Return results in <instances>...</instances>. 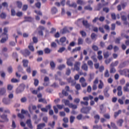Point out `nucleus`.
Returning a JSON list of instances; mask_svg holds the SVG:
<instances>
[{
  "label": "nucleus",
  "instance_id": "nucleus-22",
  "mask_svg": "<svg viewBox=\"0 0 129 129\" xmlns=\"http://www.w3.org/2000/svg\"><path fill=\"white\" fill-rule=\"evenodd\" d=\"M83 24L84 26H85L86 28H89V27H90V25H89V24L87 22V21L86 20H84L83 21Z\"/></svg>",
  "mask_w": 129,
  "mask_h": 129
},
{
  "label": "nucleus",
  "instance_id": "nucleus-21",
  "mask_svg": "<svg viewBox=\"0 0 129 129\" xmlns=\"http://www.w3.org/2000/svg\"><path fill=\"white\" fill-rule=\"evenodd\" d=\"M28 48L29 50H31L32 52L35 51V48H34V46H33V43H30L29 45L28 46Z\"/></svg>",
  "mask_w": 129,
  "mask_h": 129
},
{
  "label": "nucleus",
  "instance_id": "nucleus-4",
  "mask_svg": "<svg viewBox=\"0 0 129 129\" xmlns=\"http://www.w3.org/2000/svg\"><path fill=\"white\" fill-rule=\"evenodd\" d=\"M123 14H125V13H121V20L124 22V25H127V21H126V17L122 15Z\"/></svg>",
  "mask_w": 129,
  "mask_h": 129
},
{
  "label": "nucleus",
  "instance_id": "nucleus-56",
  "mask_svg": "<svg viewBox=\"0 0 129 129\" xmlns=\"http://www.w3.org/2000/svg\"><path fill=\"white\" fill-rule=\"evenodd\" d=\"M50 64L51 68L54 69V68H55V63L53 61H51Z\"/></svg>",
  "mask_w": 129,
  "mask_h": 129
},
{
  "label": "nucleus",
  "instance_id": "nucleus-44",
  "mask_svg": "<svg viewBox=\"0 0 129 129\" xmlns=\"http://www.w3.org/2000/svg\"><path fill=\"white\" fill-rule=\"evenodd\" d=\"M62 34L68 33V28H67V27H64L62 30Z\"/></svg>",
  "mask_w": 129,
  "mask_h": 129
},
{
  "label": "nucleus",
  "instance_id": "nucleus-30",
  "mask_svg": "<svg viewBox=\"0 0 129 129\" xmlns=\"http://www.w3.org/2000/svg\"><path fill=\"white\" fill-rule=\"evenodd\" d=\"M69 107H70V108H73V109H76V108H77V105L71 103Z\"/></svg>",
  "mask_w": 129,
  "mask_h": 129
},
{
  "label": "nucleus",
  "instance_id": "nucleus-51",
  "mask_svg": "<svg viewBox=\"0 0 129 129\" xmlns=\"http://www.w3.org/2000/svg\"><path fill=\"white\" fill-rule=\"evenodd\" d=\"M8 72L9 73H13V68H12V67H9L8 68Z\"/></svg>",
  "mask_w": 129,
  "mask_h": 129
},
{
  "label": "nucleus",
  "instance_id": "nucleus-13",
  "mask_svg": "<svg viewBox=\"0 0 129 129\" xmlns=\"http://www.w3.org/2000/svg\"><path fill=\"white\" fill-rule=\"evenodd\" d=\"M116 123L118 126H122V123H123V120L120 119L116 121Z\"/></svg>",
  "mask_w": 129,
  "mask_h": 129
},
{
  "label": "nucleus",
  "instance_id": "nucleus-61",
  "mask_svg": "<svg viewBox=\"0 0 129 129\" xmlns=\"http://www.w3.org/2000/svg\"><path fill=\"white\" fill-rule=\"evenodd\" d=\"M103 11L105 13H108V12H109V9H108V8L105 7L103 8Z\"/></svg>",
  "mask_w": 129,
  "mask_h": 129
},
{
  "label": "nucleus",
  "instance_id": "nucleus-32",
  "mask_svg": "<svg viewBox=\"0 0 129 129\" xmlns=\"http://www.w3.org/2000/svg\"><path fill=\"white\" fill-rule=\"evenodd\" d=\"M25 20L26 22H32L33 19L31 17H25Z\"/></svg>",
  "mask_w": 129,
  "mask_h": 129
},
{
  "label": "nucleus",
  "instance_id": "nucleus-1",
  "mask_svg": "<svg viewBox=\"0 0 129 129\" xmlns=\"http://www.w3.org/2000/svg\"><path fill=\"white\" fill-rule=\"evenodd\" d=\"M1 118L3 119V120H0V122H8L9 121L7 115L4 114L1 116Z\"/></svg>",
  "mask_w": 129,
  "mask_h": 129
},
{
  "label": "nucleus",
  "instance_id": "nucleus-48",
  "mask_svg": "<svg viewBox=\"0 0 129 129\" xmlns=\"http://www.w3.org/2000/svg\"><path fill=\"white\" fill-rule=\"evenodd\" d=\"M116 70L114 68H111L110 70V73H115Z\"/></svg>",
  "mask_w": 129,
  "mask_h": 129
},
{
  "label": "nucleus",
  "instance_id": "nucleus-29",
  "mask_svg": "<svg viewBox=\"0 0 129 129\" xmlns=\"http://www.w3.org/2000/svg\"><path fill=\"white\" fill-rule=\"evenodd\" d=\"M77 3L78 5H81V6H83V5H85V4L82 0H78Z\"/></svg>",
  "mask_w": 129,
  "mask_h": 129
},
{
  "label": "nucleus",
  "instance_id": "nucleus-2",
  "mask_svg": "<svg viewBox=\"0 0 129 129\" xmlns=\"http://www.w3.org/2000/svg\"><path fill=\"white\" fill-rule=\"evenodd\" d=\"M91 110V107H88L87 108H83L81 109V112L84 113H89V111Z\"/></svg>",
  "mask_w": 129,
  "mask_h": 129
},
{
  "label": "nucleus",
  "instance_id": "nucleus-62",
  "mask_svg": "<svg viewBox=\"0 0 129 129\" xmlns=\"http://www.w3.org/2000/svg\"><path fill=\"white\" fill-rule=\"evenodd\" d=\"M91 59L93 60L94 62H97V59H96V56H95V55L92 56Z\"/></svg>",
  "mask_w": 129,
  "mask_h": 129
},
{
  "label": "nucleus",
  "instance_id": "nucleus-9",
  "mask_svg": "<svg viewBox=\"0 0 129 129\" xmlns=\"http://www.w3.org/2000/svg\"><path fill=\"white\" fill-rule=\"evenodd\" d=\"M7 92V90L5 88H0V95H5Z\"/></svg>",
  "mask_w": 129,
  "mask_h": 129
},
{
  "label": "nucleus",
  "instance_id": "nucleus-64",
  "mask_svg": "<svg viewBox=\"0 0 129 129\" xmlns=\"http://www.w3.org/2000/svg\"><path fill=\"white\" fill-rule=\"evenodd\" d=\"M111 18L112 20H115L116 19V16H115V14L112 13L111 14Z\"/></svg>",
  "mask_w": 129,
  "mask_h": 129
},
{
  "label": "nucleus",
  "instance_id": "nucleus-60",
  "mask_svg": "<svg viewBox=\"0 0 129 129\" xmlns=\"http://www.w3.org/2000/svg\"><path fill=\"white\" fill-rule=\"evenodd\" d=\"M85 42H86V43H87V44H91V40L88 38L86 39Z\"/></svg>",
  "mask_w": 129,
  "mask_h": 129
},
{
  "label": "nucleus",
  "instance_id": "nucleus-7",
  "mask_svg": "<svg viewBox=\"0 0 129 129\" xmlns=\"http://www.w3.org/2000/svg\"><path fill=\"white\" fill-rule=\"evenodd\" d=\"M80 67V62H76L75 64V69H74V70H76L77 71H79Z\"/></svg>",
  "mask_w": 129,
  "mask_h": 129
},
{
  "label": "nucleus",
  "instance_id": "nucleus-58",
  "mask_svg": "<svg viewBox=\"0 0 129 129\" xmlns=\"http://www.w3.org/2000/svg\"><path fill=\"white\" fill-rule=\"evenodd\" d=\"M11 16H16V11L13 9L11 10Z\"/></svg>",
  "mask_w": 129,
  "mask_h": 129
},
{
  "label": "nucleus",
  "instance_id": "nucleus-37",
  "mask_svg": "<svg viewBox=\"0 0 129 129\" xmlns=\"http://www.w3.org/2000/svg\"><path fill=\"white\" fill-rule=\"evenodd\" d=\"M75 119V117L73 116H71L70 118V120L71 123H73Z\"/></svg>",
  "mask_w": 129,
  "mask_h": 129
},
{
  "label": "nucleus",
  "instance_id": "nucleus-17",
  "mask_svg": "<svg viewBox=\"0 0 129 129\" xmlns=\"http://www.w3.org/2000/svg\"><path fill=\"white\" fill-rule=\"evenodd\" d=\"M3 102L5 104H10L11 102V100L9 99L4 98L3 100Z\"/></svg>",
  "mask_w": 129,
  "mask_h": 129
},
{
  "label": "nucleus",
  "instance_id": "nucleus-15",
  "mask_svg": "<svg viewBox=\"0 0 129 129\" xmlns=\"http://www.w3.org/2000/svg\"><path fill=\"white\" fill-rule=\"evenodd\" d=\"M120 73L122 75H125L127 73H129V69H124L123 71H120Z\"/></svg>",
  "mask_w": 129,
  "mask_h": 129
},
{
  "label": "nucleus",
  "instance_id": "nucleus-36",
  "mask_svg": "<svg viewBox=\"0 0 129 129\" xmlns=\"http://www.w3.org/2000/svg\"><path fill=\"white\" fill-rule=\"evenodd\" d=\"M121 37H118L115 39V43L116 44H119L120 40H121Z\"/></svg>",
  "mask_w": 129,
  "mask_h": 129
},
{
  "label": "nucleus",
  "instance_id": "nucleus-28",
  "mask_svg": "<svg viewBox=\"0 0 129 129\" xmlns=\"http://www.w3.org/2000/svg\"><path fill=\"white\" fill-rule=\"evenodd\" d=\"M94 118L95 119V123H97V122H98V120H99V118H100L99 115H95Z\"/></svg>",
  "mask_w": 129,
  "mask_h": 129
},
{
  "label": "nucleus",
  "instance_id": "nucleus-3",
  "mask_svg": "<svg viewBox=\"0 0 129 129\" xmlns=\"http://www.w3.org/2000/svg\"><path fill=\"white\" fill-rule=\"evenodd\" d=\"M44 30H45V27L43 26H39V28L37 29L39 36H43V31H44Z\"/></svg>",
  "mask_w": 129,
  "mask_h": 129
},
{
  "label": "nucleus",
  "instance_id": "nucleus-53",
  "mask_svg": "<svg viewBox=\"0 0 129 129\" xmlns=\"http://www.w3.org/2000/svg\"><path fill=\"white\" fill-rule=\"evenodd\" d=\"M44 51H45V53H46V54H49V53L51 52V50L48 48H46L45 49Z\"/></svg>",
  "mask_w": 129,
  "mask_h": 129
},
{
  "label": "nucleus",
  "instance_id": "nucleus-14",
  "mask_svg": "<svg viewBox=\"0 0 129 129\" xmlns=\"http://www.w3.org/2000/svg\"><path fill=\"white\" fill-rule=\"evenodd\" d=\"M67 5L69 6V7H72L73 8H76V7H77L76 3H73L72 5H70V1H67Z\"/></svg>",
  "mask_w": 129,
  "mask_h": 129
},
{
  "label": "nucleus",
  "instance_id": "nucleus-12",
  "mask_svg": "<svg viewBox=\"0 0 129 129\" xmlns=\"http://www.w3.org/2000/svg\"><path fill=\"white\" fill-rule=\"evenodd\" d=\"M67 81L69 83H71L72 85H75L76 84V81H74V80H72L71 78H70L69 79H67Z\"/></svg>",
  "mask_w": 129,
  "mask_h": 129
},
{
  "label": "nucleus",
  "instance_id": "nucleus-20",
  "mask_svg": "<svg viewBox=\"0 0 129 129\" xmlns=\"http://www.w3.org/2000/svg\"><path fill=\"white\" fill-rule=\"evenodd\" d=\"M28 63H29V60H28L27 59H24L23 60V66L24 67H28Z\"/></svg>",
  "mask_w": 129,
  "mask_h": 129
},
{
  "label": "nucleus",
  "instance_id": "nucleus-35",
  "mask_svg": "<svg viewBox=\"0 0 129 129\" xmlns=\"http://www.w3.org/2000/svg\"><path fill=\"white\" fill-rule=\"evenodd\" d=\"M103 55L104 58H108V57H109V53L108 52V51L104 52Z\"/></svg>",
  "mask_w": 129,
  "mask_h": 129
},
{
  "label": "nucleus",
  "instance_id": "nucleus-39",
  "mask_svg": "<svg viewBox=\"0 0 129 129\" xmlns=\"http://www.w3.org/2000/svg\"><path fill=\"white\" fill-rule=\"evenodd\" d=\"M66 48H65V47H61L57 51V52H58V53H62V52H64V50H66Z\"/></svg>",
  "mask_w": 129,
  "mask_h": 129
},
{
  "label": "nucleus",
  "instance_id": "nucleus-50",
  "mask_svg": "<svg viewBox=\"0 0 129 129\" xmlns=\"http://www.w3.org/2000/svg\"><path fill=\"white\" fill-rule=\"evenodd\" d=\"M0 17L1 19H6L7 15L5 13H3L1 14Z\"/></svg>",
  "mask_w": 129,
  "mask_h": 129
},
{
  "label": "nucleus",
  "instance_id": "nucleus-10",
  "mask_svg": "<svg viewBox=\"0 0 129 129\" xmlns=\"http://www.w3.org/2000/svg\"><path fill=\"white\" fill-rule=\"evenodd\" d=\"M51 11L52 15H55V14L58 13V9L56 7H52Z\"/></svg>",
  "mask_w": 129,
  "mask_h": 129
},
{
  "label": "nucleus",
  "instance_id": "nucleus-52",
  "mask_svg": "<svg viewBox=\"0 0 129 129\" xmlns=\"http://www.w3.org/2000/svg\"><path fill=\"white\" fill-rule=\"evenodd\" d=\"M17 7L18 8H19L20 9H21V8H22V4L21 2L18 1L17 3Z\"/></svg>",
  "mask_w": 129,
  "mask_h": 129
},
{
  "label": "nucleus",
  "instance_id": "nucleus-16",
  "mask_svg": "<svg viewBox=\"0 0 129 129\" xmlns=\"http://www.w3.org/2000/svg\"><path fill=\"white\" fill-rule=\"evenodd\" d=\"M5 37H3L1 40V43H6L7 42V40L9 39V37H8V35H5Z\"/></svg>",
  "mask_w": 129,
  "mask_h": 129
},
{
  "label": "nucleus",
  "instance_id": "nucleus-19",
  "mask_svg": "<svg viewBox=\"0 0 129 129\" xmlns=\"http://www.w3.org/2000/svg\"><path fill=\"white\" fill-rule=\"evenodd\" d=\"M26 123L28 125V126L30 127V128H33V126L32 125V124L31 123V119H28L26 121Z\"/></svg>",
  "mask_w": 129,
  "mask_h": 129
},
{
  "label": "nucleus",
  "instance_id": "nucleus-49",
  "mask_svg": "<svg viewBox=\"0 0 129 129\" xmlns=\"http://www.w3.org/2000/svg\"><path fill=\"white\" fill-rule=\"evenodd\" d=\"M80 34L82 37H86V32L84 31H80Z\"/></svg>",
  "mask_w": 129,
  "mask_h": 129
},
{
  "label": "nucleus",
  "instance_id": "nucleus-8",
  "mask_svg": "<svg viewBox=\"0 0 129 129\" xmlns=\"http://www.w3.org/2000/svg\"><path fill=\"white\" fill-rule=\"evenodd\" d=\"M62 102L63 103H64L65 105H67L69 107L70 106V105L71 104L69 100H66L65 99L62 100Z\"/></svg>",
  "mask_w": 129,
  "mask_h": 129
},
{
  "label": "nucleus",
  "instance_id": "nucleus-45",
  "mask_svg": "<svg viewBox=\"0 0 129 129\" xmlns=\"http://www.w3.org/2000/svg\"><path fill=\"white\" fill-rule=\"evenodd\" d=\"M81 49V47H77L73 50V53H74V52H76L77 51H80Z\"/></svg>",
  "mask_w": 129,
  "mask_h": 129
},
{
  "label": "nucleus",
  "instance_id": "nucleus-42",
  "mask_svg": "<svg viewBox=\"0 0 129 129\" xmlns=\"http://www.w3.org/2000/svg\"><path fill=\"white\" fill-rule=\"evenodd\" d=\"M14 88V86H13L12 85H8L7 86V89L8 90H12Z\"/></svg>",
  "mask_w": 129,
  "mask_h": 129
},
{
  "label": "nucleus",
  "instance_id": "nucleus-5",
  "mask_svg": "<svg viewBox=\"0 0 129 129\" xmlns=\"http://www.w3.org/2000/svg\"><path fill=\"white\" fill-rule=\"evenodd\" d=\"M71 61H73V57H70L67 59V64L68 66H73V63Z\"/></svg>",
  "mask_w": 129,
  "mask_h": 129
},
{
  "label": "nucleus",
  "instance_id": "nucleus-24",
  "mask_svg": "<svg viewBox=\"0 0 129 129\" xmlns=\"http://www.w3.org/2000/svg\"><path fill=\"white\" fill-rule=\"evenodd\" d=\"M83 39L81 38H79L78 40V45H82V44H83Z\"/></svg>",
  "mask_w": 129,
  "mask_h": 129
},
{
  "label": "nucleus",
  "instance_id": "nucleus-27",
  "mask_svg": "<svg viewBox=\"0 0 129 129\" xmlns=\"http://www.w3.org/2000/svg\"><path fill=\"white\" fill-rule=\"evenodd\" d=\"M110 124H111V126L113 127V128L118 129V127H117V126H116V125H115V123H113V122H111Z\"/></svg>",
  "mask_w": 129,
  "mask_h": 129
},
{
  "label": "nucleus",
  "instance_id": "nucleus-6",
  "mask_svg": "<svg viewBox=\"0 0 129 129\" xmlns=\"http://www.w3.org/2000/svg\"><path fill=\"white\" fill-rule=\"evenodd\" d=\"M25 87L26 86H25V84H21L19 87H18V90H19V92H22L25 90Z\"/></svg>",
  "mask_w": 129,
  "mask_h": 129
},
{
  "label": "nucleus",
  "instance_id": "nucleus-40",
  "mask_svg": "<svg viewBox=\"0 0 129 129\" xmlns=\"http://www.w3.org/2000/svg\"><path fill=\"white\" fill-rule=\"evenodd\" d=\"M120 113H121V110H119L118 111V112H116L114 113V117H116L118 114H120Z\"/></svg>",
  "mask_w": 129,
  "mask_h": 129
},
{
  "label": "nucleus",
  "instance_id": "nucleus-34",
  "mask_svg": "<svg viewBox=\"0 0 129 129\" xmlns=\"http://www.w3.org/2000/svg\"><path fill=\"white\" fill-rule=\"evenodd\" d=\"M104 76L105 77L108 78L109 76V72L108 71V70H106L104 73Z\"/></svg>",
  "mask_w": 129,
  "mask_h": 129
},
{
  "label": "nucleus",
  "instance_id": "nucleus-54",
  "mask_svg": "<svg viewBox=\"0 0 129 129\" xmlns=\"http://www.w3.org/2000/svg\"><path fill=\"white\" fill-rule=\"evenodd\" d=\"M85 81H86L84 77H82L80 79V83H83L85 82Z\"/></svg>",
  "mask_w": 129,
  "mask_h": 129
},
{
  "label": "nucleus",
  "instance_id": "nucleus-25",
  "mask_svg": "<svg viewBox=\"0 0 129 129\" xmlns=\"http://www.w3.org/2000/svg\"><path fill=\"white\" fill-rule=\"evenodd\" d=\"M45 126H46L45 123H40L37 125V127L40 128H43V127H45Z\"/></svg>",
  "mask_w": 129,
  "mask_h": 129
},
{
  "label": "nucleus",
  "instance_id": "nucleus-46",
  "mask_svg": "<svg viewBox=\"0 0 129 129\" xmlns=\"http://www.w3.org/2000/svg\"><path fill=\"white\" fill-rule=\"evenodd\" d=\"M66 41V37H62L60 39V43H64V42Z\"/></svg>",
  "mask_w": 129,
  "mask_h": 129
},
{
  "label": "nucleus",
  "instance_id": "nucleus-26",
  "mask_svg": "<svg viewBox=\"0 0 129 129\" xmlns=\"http://www.w3.org/2000/svg\"><path fill=\"white\" fill-rule=\"evenodd\" d=\"M88 64L89 65V66H90L91 69H92V68H93V62H92V61L89 60L88 61Z\"/></svg>",
  "mask_w": 129,
  "mask_h": 129
},
{
  "label": "nucleus",
  "instance_id": "nucleus-41",
  "mask_svg": "<svg viewBox=\"0 0 129 129\" xmlns=\"http://www.w3.org/2000/svg\"><path fill=\"white\" fill-rule=\"evenodd\" d=\"M26 56H29L31 54V52L28 49H26L24 51Z\"/></svg>",
  "mask_w": 129,
  "mask_h": 129
},
{
  "label": "nucleus",
  "instance_id": "nucleus-18",
  "mask_svg": "<svg viewBox=\"0 0 129 129\" xmlns=\"http://www.w3.org/2000/svg\"><path fill=\"white\" fill-rule=\"evenodd\" d=\"M82 69L85 71H87V70H88V67H87V64H86V63L83 64L82 66Z\"/></svg>",
  "mask_w": 129,
  "mask_h": 129
},
{
  "label": "nucleus",
  "instance_id": "nucleus-11",
  "mask_svg": "<svg viewBox=\"0 0 129 129\" xmlns=\"http://www.w3.org/2000/svg\"><path fill=\"white\" fill-rule=\"evenodd\" d=\"M118 91V96H121L122 95V91H121V86H118L117 89Z\"/></svg>",
  "mask_w": 129,
  "mask_h": 129
},
{
  "label": "nucleus",
  "instance_id": "nucleus-47",
  "mask_svg": "<svg viewBox=\"0 0 129 129\" xmlns=\"http://www.w3.org/2000/svg\"><path fill=\"white\" fill-rule=\"evenodd\" d=\"M85 10H87L88 11H92V8L90 6H86L85 7Z\"/></svg>",
  "mask_w": 129,
  "mask_h": 129
},
{
  "label": "nucleus",
  "instance_id": "nucleus-59",
  "mask_svg": "<svg viewBox=\"0 0 129 129\" xmlns=\"http://www.w3.org/2000/svg\"><path fill=\"white\" fill-rule=\"evenodd\" d=\"M39 84V80L37 79L34 80V85L35 86H38V85Z\"/></svg>",
  "mask_w": 129,
  "mask_h": 129
},
{
  "label": "nucleus",
  "instance_id": "nucleus-23",
  "mask_svg": "<svg viewBox=\"0 0 129 129\" xmlns=\"http://www.w3.org/2000/svg\"><path fill=\"white\" fill-rule=\"evenodd\" d=\"M8 28L7 27L4 28V33L2 34L3 36H6V35H8Z\"/></svg>",
  "mask_w": 129,
  "mask_h": 129
},
{
  "label": "nucleus",
  "instance_id": "nucleus-43",
  "mask_svg": "<svg viewBox=\"0 0 129 129\" xmlns=\"http://www.w3.org/2000/svg\"><path fill=\"white\" fill-rule=\"evenodd\" d=\"M48 125H49V126H51V127L53 128L54 126H55V121H52V122H49L48 123Z\"/></svg>",
  "mask_w": 129,
  "mask_h": 129
},
{
  "label": "nucleus",
  "instance_id": "nucleus-33",
  "mask_svg": "<svg viewBox=\"0 0 129 129\" xmlns=\"http://www.w3.org/2000/svg\"><path fill=\"white\" fill-rule=\"evenodd\" d=\"M66 67V66H65V64H60L58 67V68L59 69V70H62V69H64V68H65Z\"/></svg>",
  "mask_w": 129,
  "mask_h": 129
},
{
  "label": "nucleus",
  "instance_id": "nucleus-55",
  "mask_svg": "<svg viewBox=\"0 0 129 129\" xmlns=\"http://www.w3.org/2000/svg\"><path fill=\"white\" fill-rule=\"evenodd\" d=\"M2 6L4 7V8H8L9 7V5L7 2H4L2 3Z\"/></svg>",
  "mask_w": 129,
  "mask_h": 129
},
{
  "label": "nucleus",
  "instance_id": "nucleus-38",
  "mask_svg": "<svg viewBox=\"0 0 129 129\" xmlns=\"http://www.w3.org/2000/svg\"><path fill=\"white\" fill-rule=\"evenodd\" d=\"M103 87V83L102 81H100V84L99 85L98 88L99 89H102V88Z\"/></svg>",
  "mask_w": 129,
  "mask_h": 129
},
{
  "label": "nucleus",
  "instance_id": "nucleus-57",
  "mask_svg": "<svg viewBox=\"0 0 129 129\" xmlns=\"http://www.w3.org/2000/svg\"><path fill=\"white\" fill-rule=\"evenodd\" d=\"M75 87L77 90H79L81 88V86H80V84H77L76 85Z\"/></svg>",
  "mask_w": 129,
  "mask_h": 129
},
{
  "label": "nucleus",
  "instance_id": "nucleus-63",
  "mask_svg": "<svg viewBox=\"0 0 129 129\" xmlns=\"http://www.w3.org/2000/svg\"><path fill=\"white\" fill-rule=\"evenodd\" d=\"M71 73V71L69 69H67L66 71V74L67 75H70V74Z\"/></svg>",
  "mask_w": 129,
  "mask_h": 129
},
{
  "label": "nucleus",
  "instance_id": "nucleus-31",
  "mask_svg": "<svg viewBox=\"0 0 129 129\" xmlns=\"http://www.w3.org/2000/svg\"><path fill=\"white\" fill-rule=\"evenodd\" d=\"M117 65H118V61L116 60L114 62H112L111 64V67H114L115 66H117Z\"/></svg>",
  "mask_w": 129,
  "mask_h": 129
}]
</instances>
